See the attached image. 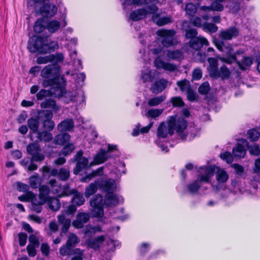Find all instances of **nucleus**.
Here are the masks:
<instances>
[{
  "mask_svg": "<svg viewBox=\"0 0 260 260\" xmlns=\"http://www.w3.org/2000/svg\"><path fill=\"white\" fill-rule=\"evenodd\" d=\"M199 173V179L206 183L210 182V179L215 173L217 183L212 184L213 189L215 191L221 189L223 184L229 179V174L225 170L213 165L201 167Z\"/></svg>",
  "mask_w": 260,
  "mask_h": 260,
  "instance_id": "1",
  "label": "nucleus"
},
{
  "mask_svg": "<svg viewBox=\"0 0 260 260\" xmlns=\"http://www.w3.org/2000/svg\"><path fill=\"white\" fill-rule=\"evenodd\" d=\"M187 127L186 121L182 117L171 116L167 123L162 122L157 129V136L165 138L168 135L172 136L174 130L180 135L181 139H185L187 136L185 132Z\"/></svg>",
  "mask_w": 260,
  "mask_h": 260,
  "instance_id": "2",
  "label": "nucleus"
},
{
  "mask_svg": "<svg viewBox=\"0 0 260 260\" xmlns=\"http://www.w3.org/2000/svg\"><path fill=\"white\" fill-rule=\"evenodd\" d=\"M61 67L57 64H50L45 66L41 71V76L45 78L42 86L45 87L53 86L55 83L64 82V76L60 75Z\"/></svg>",
  "mask_w": 260,
  "mask_h": 260,
  "instance_id": "3",
  "label": "nucleus"
},
{
  "mask_svg": "<svg viewBox=\"0 0 260 260\" xmlns=\"http://www.w3.org/2000/svg\"><path fill=\"white\" fill-rule=\"evenodd\" d=\"M157 0H147V13H152V21L158 26L164 25L172 22L171 16L160 17L158 15L155 14L158 8L156 5L158 3Z\"/></svg>",
  "mask_w": 260,
  "mask_h": 260,
  "instance_id": "4",
  "label": "nucleus"
},
{
  "mask_svg": "<svg viewBox=\"0 0 260 260\" xmlns=\"http://www.w3.org/2000/svg\"><path fill=\"white\" fill-rule=\"evenodd\" d=\"M176 31L173 29H160L156 31V35L161 38V42L166 47L176 45L178 42L174 37Z\"/></svg>",
  "mask_w": 260,
  "mask_h": 260,
  "instance_id": "5",
  "label": "nucleus"
},
{
  "mask_svg": "<svg viewBox=\"0 0 260 260\" xmlns=\"http://www.w3.org/2000/svg\"><path fill=\"white\" fill-rule=\"evenodd\" d=\"M45 39L40 36H34L28 41L27 48L31 53L38 52L40 54L44 53L46 50Z\"/></svg>",
  "mask_w": 260,
  "mask_h": 260,
  "instance_id": "6",
  "label": "nucleus"
},
{
  "mask_svg": "<svg viewBox=\"0 0 260 260\" xmlns=\"http://www.w3.org/2000/svg\"><path fill=\"white\" fill-rule=\"evenodd\" d=\"M53 115L52 112L49 110H43L39 112L38 118L43 129L51 132L54 129L55 123L52 120Z\"/></svg>",
  "mask_w": 260,
  "mask_h": 260,
  "instance_id": "7",
  "label": "nucleus"
},
{
  "mask_svg": "<svg viewBox=\"0 0 260 260\" xmlns=\"http://www.w3.org/2000/svg\"><path fill=\"white\" fill-rule=\"evenodd\" d=\"M215 45L218 50L225 52L228 56L227 57L218 56L217 57L218 59L223 62L230 64L236 60V55L233 53V49L231 45L228 44L226 45L223 42L221 41L216 42Z\"/></svg>",
  "mask_w": 260,
  "mask_h": 260,
  "instance_id": "8",
  "label": "nucleus"
},
{
  "mask_svg": "<svg viewBox=\"0 0 260 260\" xmlns=\"http://www.w3.org/2000/svg\"><path fill=\"white\" fill-rule=\"evenodd\" d=\"M90 205L92 207V214L94 217H102L104 215L103 206L105 204L102 196L97 194L90 201Z\"/></svg>",
  "mask_w": 260,
  "mask_h": 260,
  "instance_id": "9",
  "label": "nucleus"
},
{
  "mask_svg": "<svg viewBox=\"0 0 260 260\" xmlns=\"http://www.w3.org/2000/svg\"><path fill=\"white\" fill-rule=\"evenodd\" d=\"M28 154L31 155V161H40L44 159V155L40 153L41 149L38 144L31 143L26 147Z\"/></svg>",
  "mask_w": 260,
  "mask_h": 260,
  "instance_id": "10",
  "label": "nucleus"
},
{
  "mask_svg": "<svg viewBox=\"0 0 260 260\" xmlns=\"http://www.w3.org/2000/svg\"><path fill=\"white\" fill-rule=\"evenodd\" d=\"M117 149L116 145L109 144L107 150L101 149L94 158V161L96 164H101L106 161L111 156L109 153Z\"/></svg>",
  "mask_w": 260,
  "mask_h": 260,
  "instance_id": "11",
  "label": "nucleus"
},
{
  "mask_svg": "<svg viewBox=\"0 0 260 260\" xmlns=\"http://www.w3.org/2000/svg\"><path fill=\"white\" fill-rule=\"evenodd\" d=\"M82 151H79L74 156L75 161L77 162L76 168L74 170V173L75 174H78L88 166V159L85 157H82Z\"/></svg>",
  "mask_w": 260,
  "mask_h": 260,
  "instance_id": "12",
  "label": "nucleus"
},
{
  "mask_svg": "<svg viewBox=\"0 0 260 260\" xmlns=\"http://www.w3.org/2000/svg\"><path fill=\"white\" fill-rule=\"evenodd\" d=\"M98 181L99 189L107 193L113 192L116 188L115 181L112 179L100 178L98 179Z\"/></svg>",
  "mask_w": 260,
  "mask_h": 260,
  "instance_id": "13",
  "label": "nucleus"
},
{
  "mask_svg": "<svg viewBox=\"0 0 260 260\" xmlns=\"http://www.w3.org/2000/svg\"><path fill=\"white\" fill-rule=\"evenodd\" d=\"M248 147V143L246 140L242 139L236 147L233 149V153L235 156L242 158L246 154V148Z\"/></svg>",
  "mask_w": 260,
  "mask_h": 260,
  "instance_id": "14",
  "label": "nucleus"
},
{
  "mask_svg": "<svg viewBox=\"0 0 260 260\" xmlns=\"http://www.w3.org/2000/svg\"><path fill=\"white\" fill-rule=\"evenodd\" d=\"M90 219L89 214L85 212H79L76 215V219L73 221V225L77 229H81Z\"/></svg>",
  "mask_w": 260,
  "mask_h": 260,
  "instance_id": "15",
  "label": "nucleus"
},
{
  "mask_svg": "<svg viewBox=\"0 0 260 260\" xmlns=\"http://www.w3.org/2000/svg\"><path fill=\"white\" fill-rule=\"evenodd\" d=\"M238 30L235 27H232L221 30L219 32V37L222 40H230L238 36Z\"/></svg>",
  "mask_w": 260,
  "mask_h": 260,
  "instance_id": "16",
  "label": "nucleus"
},
{
  "mask_svg": "<svg viewBox=\"0 0 260 260\" xmlns=\"http://www.w3.org/2000/svg\"><path fill=\"white\" fill-rule=\"evenodd\" d=\"M154 63L155 67L158 69H162L169 72H173L177 69V67L175 64L166 62L159 57L155 59Z\"/></svg>",
  "mask_w": 260,
  "mask_h": 260,
  "instance_id": "17",
  "label": "nucleus"
},
{
  "mask_svg": "<svg viewBox=\"0 0 260 260\" xmlns=\"http://www.w3.org/2000/svg\"><path fill=\"white\" fill-rule=\"evenodd\" d=\"M57 11L56 6L52 4H46L40 9L41 14L46 17H51L55 15Z\"/></svg>",
  "mask_w": 260,
  "mask_h": 260,
  "instance_id": "18",
  "label": "nucleus"
},
{
  "mask_svg": "<svg viewBox=\"0 0 260 260\" xmlns=\"http://www.w3.org/2000/svg\"><path fill=\"white\" fill-rule=\"evenodd\" d=\"M66 85V80L64 82H60L59 83H55L52 87L50 88V94L54 95L55 97H61L66 92L64 86Z\"/></svg>",
  "mask_w": 260,
  "mask_h": 260,
  "instance_id": "19",
  "label": "nucleus"
},
{
  "mask_svg": "<svg viewBox=\"0 0 260 260\" xmlns=\"http://www.w3.org/2000/svg\"><path fill=\"white\" fill-rule=\"evenodd\" d=\"M189 45L191 48L196 50H198L202 48L204 45L206 46L209 45V42L205 38L199 36L196 38L193 39L192 40H190Z\"/></svg>",
  "mask_w": 260,
  "mask_h": 260,
  "instance_id": "20",
  "label": "nucleus"
},
{
  "mask_svg": "<svg viewBox=\"0 0 260 260\" xmlns=\"http://www.w3.org/2000/svg\"><path fill=\"white\" fill-rule=\"evenodd\" d=\"M37 140L36 142L39 143L40 142H44L45 143L49 142L53 139V135L50 132L44 130L39 131L36 133Z\"/></svg>",
  "mask_w": 260,
  "mask_h": 260,
  "instance_id": "21",
  "label": "nucleus"
},
{
  "mask_svg": "<svg viewBox=\"0 0 260 260\" xmlns=\"http://www.w3.org/2000/svg\"><path fill=\"white\" fill-rule=\"evenodd\" d=\"M168 81L162 79L156 81L151 87L150 90L153 93L157 94L161 92L166 88Z\"/></svg>",
  "mask_w": 260,
  "mask_h": 260,
  "instance_id": "22",
  "label": "nucleus"
},
{
  "mask_svg": "<svg viewBox=\"0 0 260 260\" xmlns=\"http://www.w3.org/2000/svg\"><path fill=\"white\" fill-rule=\"evenodd\" d=\"M105 240V236L102 235L94 239L88 240L86 244L88 247L94 249V250H98L101 247Z\"/></svg>",
  "mask_w": 260,
  "mask_h": 260,
  "instance_id": "23",
  "label": "nucleus"
},
{
  "mask_svg": "<svg viewBox=\"0 0 260 260\" xmlns=\"http://www.w3.org/2000/svg\"><path fill=\"white\" fill-rule=\"evenodd\" d=\"M74 127V122L72 119H66L59 123L57 128L60 132L70 131Z\"/></svg>",
  "mask_w": 260,
  "mask_h": 260,
  "instance_id": "24",
  "label": "nucleus"
},
{
  "mask_svg": "<svg viewBox=\"0 0 260 260\" xmlns=\"http://www.w3.org/2000/svg\"><path fill=\"white\" fill-rule=\"evenodd\" d=\"M57 219L59 223L62 224L61 232L60 235L62 236V234H66L69 230L71 225V219L67 218L63 214L59 215L57 216Z\"/></svg>",
  "mask_w": 260,
  "mask_h": 260,
  "instance_id": "25",
  "label": "nucleus"
},
{
  "mask_svg": "<svg viewBox=\"0 0 260 260\" xmlns=\"http://www.w3.org/2000/svg\"><path fill=\"white\" fill-rule=\"evenodd\" d=\"M99 189V185L98 179L95 180L94 182L90 183L85 188L84 191V196L86 198H89L94 194Z\"/></svg>",
  "mask_w": 260,
  "mask_h": 260,
  "instance_id": "26",
  "label": "nucleus"
},
{
  "mask_svg": "<svg viewBox=\"0 0 260 260\" xmlns=\"http://www.w3.org/2000/svg\"><path fill=\"white\" fill-rule=\"evenodd\" d=\"M39 198L42 200L43 203H46L51 197L49 196L51 189L49 187L46 185H43L39 187Z\"/></svg>",
  "mask_w": 260,
  "mask_h": 260,
  "instance_id": "27",
  "label": "nucleus"
},
{
  "mask_svg": "<svg viewBox=\"0 0 260 260\" xmlns=\"http://www.w3.org/2000/svg\"><path fill=\"white\" fill-rule=\"evenodd\" d=\"M146 16V10L142 8L132 11L130 13L129 18L132 20L136 21L145 18Z\"/></svg>",
  "mask_w": 260,
  "mask_h": 260,
  "instance_id": "28",
  "label": "nucleus"
},
{
  "mask_svg": "<svg viewBox=\"0 0 260 260\" xmlns=\"http://www.w3.org/2000/svg\"><path fill=\"white\" fill-rule=\"evenodd\" d=\"M208 61L209 63V67L208 68V70L210 76L211 77H213V76H217V59L213 57H210L208 59Z\"/></svg>",
  "mask_w": 260,
  "mask_h": 260,
  "instance_id": "29",
  "label": "nucleus"
},
{
  "mask_svg": "<svg viewBox=\"0 0 260 260\" xmlns=\"http://www.w3.org/2000/svg\"><path fill=\"white\" fill-rule=\"evenodd\" d=\"M104 203L106 206H115L118 203V197L113 192L107 193L104 199Z\"/></svg>",
  "mask_w": 260,
  "mask_h": 260,
  "instance_id": "30",
  "label": "nucleus"
},
{
  "mask_svg": "<svg viewBox=\"0 0 260 260\" xmlns=\"http://www.w3.org/2000/svg\"><path fill=\"white\" fill-rule=\"evenodd\" d=\"M70 139V135L68 133H61L56 135L54 138L55 144L63 145L68 143Z\"/></svg>",
  "mask_w": 260,
  "mask_h": 260,
  "instance_id": "31",
  "label": "nucleus"
},
{
  "mask_svg": "<svg viewBox=\"0 0 260 260\" xmlns=\"http://www.w3.org/2000/svg\"><path fill=\"white\" fill-rule=\"evenodd\" d=\"M42 108H50L55 112H57L59 108L56 105L55 101L52 99L45 100L40 104Z\"/></svg>",
  "mask_w": 260,
  "mask_h": 260,
  "instance_id": "32",
  "label": "nucleus"
},
{
  "mask_svg": "<svg viewBox=\"0 0 260 260\" xmlns=\"http://www.w3.org/2000/svg\"><path fill=\"white\" fill-rule=\"evenodd\" d=\"M39 119L35 118H30L27 120V126L32 133L36 134L39 131Z\"/></svg>",
  "mask_w": 260,
  "mask_h": 260,
  "instance_id": "33",
  "label": "nucleus"
},
{
  "mask_svg": "<svg viewBox=\"0 0 260 260\" xmlns=\"http://www.w3.org/2000/svg\"><path fill=\"white\" fill-rule=\"evenodd\" d=\"M47 22L43 18L38 19L35 23L34 29L36 33H41L46 28Z\"/></svg>",
  "mask_w": 260,
  "mask_h": 260,
  "instance_id": "34",
  "label": "nucleus"
},
{
  "mask_svg": "<svg viewBox=\"0 0 260 260\" xmlns=\"http://www.w3.org/2000/svg\"><path fill=\"white\" fill-rule=\"evenodd\" d=\"M203 182H205L204 181H201L199 179L198 175L197 180L187 185V189L188 191L192 194L197 193L200 187V183Z\"/></svg>",
  "mask_w": 260,
  "mask_h": 260,
  "instance_id": "35",
  "label": "nucleus"
},
{
  "mask_svg": "<svg viewBox=\"0 0 260 260\" xmlns=\"http://www.w3.org/2000/svg\"><path fill=\"white\" fill-rule=\"evenodd\" d=\"M59 21L56 20H52L47 22L46 29L50 33H54L60 28Z\"/></svg>",
  "mask_w": 260,
  "mask_h": 260,
  "instance_id": "36",
  "label": "nucleus"
},
{
  "mask_svg": "<svg viewBox=\"0 0 260 260\" xmlns=\"http://www.w3.org/2000/svg\"><path fill=\"white\" fill-rule=\"evenodd\" d=\"M217 76H213L212 77L217 78L221 77L222 79H228L230 77L231 72L228 68L225 66H222L219 70H217Z\"/></svg>",
  "mask_w": 260,
  "mask_h": 260,
  "instance_id": "37",
  "label": "nucleus"
},
{
  "mask_svg": "<svg viewBox=\"0 0 260 260\" xmlns=\"http://www.w3.org/2000/svg\"><path fill=\"white\" fill-rule=\"evenodd\" d=\"M167 57L172 60H178L183 58V52L179 50H168L167 54Z\"/></svg>",
  "mask_w": 260,
  "mask_h": 260,
  "instance_id": "38",
  "label": "nucleus"
},
{
  "mask_svg": "<svg viewBox=\"0 0 260 260\" xmlns=\"http://www.w3.org/2000/svg\"><path fill=\"white\" fill-rule=\"evenodd\" d=\"M46 203L49 208L53 211H57L60 208L59 200L56 198L51 197Z\"/></svg>",
  "mask_w": 260,
  "mask_h": 260,
  "instance_id": "39",
  "label": "nucleus"
},
{
  "mask_svg": "<svg viewBox=\"0 0 260 260\" xmlns=\"http://www.w3.org/2000/svg\"><path fill=\"white\" fill-rule=\"evenodd\" d=\"M41 181V178L38 174L32 175L29 178V183L33 188H37L40 186Z\"/></svg>",
  "mask_w": 260,
  "mask_h": 260,
  "instance_id": "40",
  "label": "nucleus"
},
{
  "mask_svg": "<svg viewBox=\"0 0 260 260\" xmlns=\"http://www.w3.org/2000/svg\"><path fill=\"white\" fill-rule=\"evenodd\" d=\"M44 47H46V50L44 51V53H47L51 51H53L55 49L58 48V44L56 41H51L48 42L47 39H45V45Z\"/></svg>",
  "mask_w": 260,
  "mask_h": 260,
  "instance_id": "41",
  "label": "nucleus"
},
{
  "mask_svg": "<svg viewBox=\"0 0 260 260\" xmlns=\"http://www.w3.org/2000/svg\"><path fill=\"white\" fill-rule=\"evenodd\" d=\"M73 248L67 244L62 246L59 249V253L62 256H70L74 253Z\"/></svg>",
  "mask_w": 260,
  "mask_h": 260,
  "instance_id": "42",
  "label": "nucleus"
},
{
  "mask_svg": "<svg viewBox=\"0 0 260 260\" xmlns=\"http://www.w3.org/2000/svg\"><path fill=\"white\" fill-rule=\"evenodd\" d=\"M79 241L80 240L76 235L73 233H71L68 236L66 244L73 248L79 242Z\"/></svg>",
  "mask_w": 260,
  "mask_h": 260,
  "instance_id": "43",
  "label": "nucleus"
},
{
  "mask_svg": "<svg viewBox=\"0 0 260 260\" xmlns=\"http://www.w3.org/2000/svg\"><path fill=\"white\" fill-rule=\"evenodd\" d=\"M177 85L180 88L181 91L183 92H186L191 88L189 82L186 79L177 81Z\"/></svg>",
  "mask_w": 260,
  "mask_h": 260,
  "instance_id": "44",
  "label": "nucleus"
},
{
  "mask_svg": "<svg viewBox=\"0 0 260 260\" xmlns=\"http://www.w3.org/2000/svg\"><path fill=\"white\" fill-rule=\"evenodd\" d=\"M166 96L165 95H162L159 96L154 97L153 98L150 99L148 102V104L150 106H156L160 104L161 102L165 101Z\"/></svg>",
  "mask_w": 260,
  "mask_h": 260,
  "instance_id": "45",
  "label": "nucleus"
},
{
  "mask_svg": "<svg viewBox=\"0 0 260 260\" xmlns=\"http://www.w3.org/2000/svg\"><path fill=\"white\" fill-rule=\"evenodd\" d=\"M70 177V170L65 168L60 169L58 173V178L61 181H66Z\"/></svg>",
  "mask_w": 260,
  "mask_h": 260,
  "instance_id": "46",
  "label": "nucleus"
},
{
  "mask_svg": "<svg viewBox=\"0 0 260 260\" xmlns=\"http://www.w3.org/2000/svg\"><path fill=\"white\" fill-rule=\"evenodd\" d=\"M51 62H54V64H57L58 62H62L64 59V56L62 53L56 52L54 54H50Z\"/></svg>",
  "mask_w": 260,
  "mask_h": 260,
  "instance_id": "47",
  "label": "nucleus"
},
{
  "mask_svg": "<svg viewBox=\"0 0 260 260\" xmlns=\"http://www.w3.org/2000/svg\"><path fill=\"white\" fill-rule=\"evenodd\" d=\"M85 200L81 194L76 193L72 199V202L77 206H81L84 204Z\"/></svg>",
  "mask_w": 260,
  "mask_h": 260,
  "instance_id": "48",
  "label": "nucleus"
},
{
  "mask_svg": "<svg viewBox=\"0 0 260 260\" xmlns=\"http://www.w3.org/2000/svg\"><path fill=\"white\" fill-rule=\"evenodd\" d=\"M141 125L140 123H138L135 127L133 129V132L132 133V136L136 137L139 135L140 133L145 134L146 133V126H144L141 128Z\"/></svg>",
  "mask_w": 260,
  "mask_h": 260,
  "instance_id": "49",
  "label": "nucleus"
},
{
  "mask_svg": "<svg viewBox=\"0 0 260 260\" xmlns=\"http://www.w3.org/2000/svg\"><path fill=\"white\" fill-rule=\"evenodd\" d=\"M252 63V59L249 57H244L242 63L238 62L240 68L245 70L246 67L250 66Z\"/></svg>",
  "mask_w": 260,
  "mask_h": 260,
  "instance_id": "50",
  "label": "nucleus"
},
{
  "mask_svg": "<svg viewBox=\"0 0 260 260\" xmlns=\"http://www.w3.org/2000/svg\"><path fill=\"white\" fill-rule=\"evenodd\" d=\"M51 187V192L53 194L57 193L60 191V187L58 185L57 182L55 179H51L48 182Z\"/></svg>",
  "mask_w": 260,
  "mask_h": 260,
  "instance_id": "51",
  "label": "nucleus"
},
{
  "mask_svg": "<svg viewBox=\"0 0 260 260\" xmlns=\"http://www.w3.org/2000/svg\"><path fill=\"white\" fill-rule=\"evenodd\" d=\"M259 133L255 129H250L248 132V138L251 141H255L257 140L259 137Z\"/></svg>",
  "mask_w": 260,
  "mask_h": 260,
  "instance_id": "52",
  "label": "nucleus"
},
{
  "mask_svg": "<svg viewBox=\"0 0 260 260\" xmlns=\"http://www.w3.org/2000/svg\"><path fill=\"white\" fill-rule=\"evenodd\" d=\"M163 112V109H152L147 111L148 116L155 118L160 115Z\"/></svg>",
  "mask_w": 260,
  "mask_h": 260,
  "instance_id": "53",
  "label": "nucleus"
},
{
  "mask_svg": "<svg viewBox=\"0 0 260 260\" xmlns=\"http://www.w3.org/2000/svg\"><path fill=\"white\" fill-rule=\"evenodd\" d=\"M83 250L79 248L74 249V253L72 254L74 256L72 258L71 260H83Z\"/></svg>",
  "mask_w": 260,
  "mask_h": 260,
  "instance_id": "54",
  "label": "nucleus"
},
{
  "mask_svg": "<svg viewBox=\"0 0 260 260\" xmlns=\"http://www.w3.org/2000/svg\"><path fill=\"white\" fill-rule=\"evenodd\" d=\"M210 89V86L208 82H205L201 84L199 88V92L202 94H206Z\"/></svg>",
  "mask_w": 260,
  "mask_h": 260,
  "instance_id": "55",
  "label": "nucleus"
},
{
  "mask_svg": "<svg viewBox=\"0 0 260 260\" xmlns=\"http://www.w3.org/2000/svg\"><path fill=\"white\" fill-rule=\"evenodd\" d=\"M197 35V31L194 28H189L185 30V37L187 39H189L190 40L196 38Z\"/></svg>",
  "mask_w": 260,
  "mask_h": 260,
  "instance_id": "56",
  "label": "nucleus"
},
{
  "mask_svg": "<svg viewBox=\"0 0 260 260\" xmlns=\"http://www.w3.org/2000/svg\"><path fill=\"white\" fill-rule=\"evenodd\" d=\"M204 29L211 33H214L218 30V27L213 23H206L204 24Z\"/></svg>",
  "mask_w": 260,
  "mask_h": 260,
  "instance_id": "57",
  "label": "nucleus"
},
{
  "mask_svg": "<svg viewBox=\"0 0 260 260\" xmlns=\"http://www.w3.org/2000/svg\"><path fill=\"white\" fill-rule=\"evenodd\" d=\"M221 2L217 1L216 0V1L213 2L211 5V10L213 11H222L223 10V6L222 5Z\"/></svg>",
  "mask_w": 260,
  "mask_h": 260,
  "instance_id": "58",
  "label": "nucleus"
},
{
  "mask_svg": "<svg viewBox=\"0 0 260 260\" xmlns=\"http://www.w3.org/2000/svg\"><path fill=\"white\" fill-rule=\"evenodd\" d=\"M185 10L187 14L192 15L196 12V6L192 3L188 4L186 5Z\"/></svg>",
  "mask_w": 260,
  "mask_h": 260,
  "instance_id": "59",
  "label": "nucleus"
},
{
  "mask_svg": "<svg viewBox=\"0 0 260 260\" xmlns=\"http://www.w3.org/2000/svg\"><path fill=\"white\" fill-rule=\"evenodd\" d=\"M221 158L224 160L228 164H231L233 161V157L232 155L228 152H225L220 154Z\"/></svg>",
  "mask_w": 260,
  "mask_h": 260,
  "instance_id": "60",
  "label": "nucleus"
},
{
  "mask_svg": "<svg viewBox=\"0 0 260 260\" xmlns=\"http://www.w3.org/2000/svg\"><path fill=\"white\" fill-rule=\"evenodd\" d=\"M72 101L77 102L83 103L85 101V97L83 91H81L77 93V95L72 99Z\"/></svg>",
  "mask_w": 260,
  "mask_h": 260,
  "instance_id": "61",
  "label": "nucleus"
},
{
  "mask_svg": "<svg viewBox=\"0 0 260 260\" xmlns=\"http://www.w3.org/2000/svg\"><path fill=\"white\" fill-rule=\"evenodd\" d=\"M75 149V147L73 144H70L64 146L61 150V153L62 154L67 156L70 154Z\"/></svg>",
  "mask_w": 260,
  "mask_h": 260,
  "instance_id": "62",
  "label": "nucleus"
},
{
  "mask_svg": "<svg viewBox=\"0 0 260 260\" xmlns=\"http://www.w3.org/2000/svg\"><path fill=\"white\" fill-rule=\"evenodd\" d=\"M171 102L173 106L174 107H182L184 105L182 98L179 96L172 98L171 99Z\"/></svg>",
  "mask_w": 260,
  "mask_h": 260,
  "instance_id": "63",
  "label": "nucleus"
},
{
  "mask_svg": "<svg viewBox=\"0 0 260 260\" xmlns=\"http://www.w3.org/2000/svg\"><path fill=\"white\" fill-rule=\"evenodd\" d=\"M249 152L252 155H259L260 154V149L257 144L253 145L248 147Z\"/></svg>",
  "mask_w": 260,
  "mask_h": 260,
  "instance_id": "64",
  "label": "nucleus"
}]
</instances>
